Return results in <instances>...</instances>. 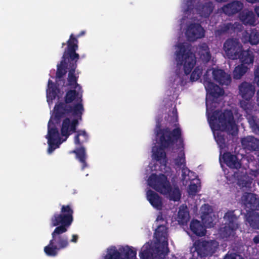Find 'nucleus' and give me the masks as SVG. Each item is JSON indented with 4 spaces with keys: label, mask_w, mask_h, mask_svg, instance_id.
I'll use <instances>...</instances> for the list:
<instances>
[{
    "label": "nucleus",
    "mask_w": 259,
    "mask_h": 259,
    "mask_svg": "<svg viewBox=\"0 0 259 259\" xmlns=\"http://www.w3.org/2000/svg\"><path fill=\"white\" fill-rule=\"evenodd\" d=\"M188 185V192L191 196L195 195L200 189V183L199 180H195Z\"/></svg>",
    "instance_id": "obj_28"
},
{
    "label": "nucleus",
    "mask_w": 259,
    "mask_h": 259,
    "mask_svg": "<svg viewBox=\"0 0 259 259\" xmlns=\"http://www.w3.org/2000/svg\"><path fill=\"white\" fill-rule=\"evenodd\" d=\"M242 40L244 42H249L252 45H256L259 43V33L256 30H252L249 34L245 32Z\"/></svg>",
    "instance_id": "obj_23"
},
{
    "label": "nucleus",
    "mask_w": 259,
    "mask_h": 259,
    "mask_svg": "<svg viewBox=\"0 0 259 259\" xmlns=\"http://www.w3.org/2000/svg\"><path fill=\"white\" fill-rule=\"evenodd\" d=\"M65 227H57L52 233V239L49 244L45 247L44 251L48 256H56L59 250L69 245L67 237L62 234L67 231Z\"/></svg>",
    "instance_id": "obj_8"
},
{
    "label": "nucleus",
    "mask_w": 259,
    "mask_h": 259,
    "mask_svg": "<svg viewBox=\"0 0 259 259\" xmlns=\"http://www.w3.org/2000/svg\"><path fill=\"white\" fill-rule=\"evenodd\" d=\"M224 259H243L241 255L236 253L227 254Z\"/></svg>",
    "instance_id": "obj_31"
},
{
    "label": "nucleus",
    "mask_w": 259,
    "mask_h": 259,
    "mask_svg": "<svg viewBox=\"0 0 259 259\" xmlns=\"http://www.w3.org/2000/svg\"><path fill=\"white\" fill-rule=\"evenodd\" d=\"M253 259H259V252H257L255 254H252Z\"/></svg>",
    "instance_id": "obj_38"
},
{
    "label": "nucleus",
    "mask_w": 259,
    "mask_h": 259,
    "mask_svg": "<svg viewBox=\"0 0 259 259\" xmlns=\"http://www.w3.org/2000/svg\"><path fill=\"white\" fill-rule=\"evenodd\" d=\"M198 52L200 58L204 61L207 62L210 59L209 50L206 44H203L201 46L198 48Z\"/></svg>",
    "instance_id": "obj_26"
},
{
    "label": "nucleus",
    "mask_w": 259,
    "mask_h": 259,
    "mask_svg": "<svg viewBox=\"0 0 259 259\" xmlns=\"http://www.w3.org/2000/svg\"><path fill=\"white\" fill-rule=\"evenodd\" d=\"M246 220L250 226L254 229H259V215L256 212L246 210Z\"/></svg>",
    "instance_id": "obj_20"
},
{
    "label": "nucleus",
    "mask_w": 259,
    "mask_h": 259,
    "mask_svg": "<svg viewBox=\"0 0 259 259\" xmlns=\"http://www.w3.org/2000/svg\"><path fill=\"white\" fill-rule=\"evenodd\" d=\"M253 242L255 244L259 243V235L255 236L253 239Z\"/></svg>",
    "instance_id": "obj_35"
},
{
    "label": "nucleus",
    "mask_w": 259,
    "mask_h": 259,
    "mask_svg": "<svg viewBox=\"0 0 259 259\" xmlns=\"http://www.w3.org/2000/svg\"><path fill=\"white\" fill-rule=\"evenodd\" d=\"M185 17L181 21V28L190 41H194L204 36L205 31L198 23L202 17L208 16L212 11L211 4L202 7L193 8V0H183L181 6Z\"/></svg>",
    "instance_id": "obj_4"
},
{
    "label": "nucleus",
    "mask_w": 259,
    "mask_h": 259,
    "mask_svg": "<svg viewBox=\"0 0 259 259\" xmlns=\"http://www.w3.org/2000/svg\"><path fill=\"white\" fill-rule=\"evenodd\" d=\"M177 120V111L173 110L172 117L167 126L160 127L157 125L156 145L152 147V162L149 165L151 170L156 171V173L151 175L147 181L149 186L173 201L179 200L181 194L178 187L170 186L168 180V178L171 176V170L166 165L167 160L164 149L174 148L175 143H179L176 144L178 147L175 152L177 156L173 162L177 168L181 169V182L186 186L198 180L196 175L186 166L184 145L181 137V130L176 123Z\"/></svg>",
    "instance_id": "obj_3"
},
{
    "label": "nucleus",
    "mask_w": 259,
    "mask_h": 259,
    "mask_svg": "<svg viewBox=\"0 0 259 259\" xmlns=\"http://www.w3.org/2000/svg\"><path fill=\"white\" fill-rule=\"evenodd\" d=\"M255 88L250 83L245 82L239 86V94L243 98L240 102V105L248 114L253 106L250 99L253 96Z\"/></svg>",
    "instance_id": "obj_13"
},
{
    "label": "nucleus",
    "mask_w": 259,
    "mask_h": 259,
    "mask_svg": "<svg viewBox=\"0 0 259 259\" xmlns=\"http://www.w3.org/2000/svg\"><path fill=\"white\" fill-rule=\"evenodd\" d=\"M242 202L246 208L251 210H259V200L252 193H245L241 198Z\"/></svg>",
    "instance_id": "obj_15"
},
{
    "label": "nucleus",
    "mask_w": 259,
    "mask_h": 259,
    "mask_svg": "<svg viewBox=\"0 0 259 259\" xmlns=\"http://www.w3.org/2000/svg\"><path fill=\"white\" fill-rule=\"evenodd\" d=\"M225 223L219 230V235L223 238L233 236L235 230L238 228L237 217L234 211L227 212L224 217Z\"/></svg>",
    "instance_id": "obj_11"
},
{
    "label": "nucleus",
    "mask_w": 259,
    "mask_h": 259,
    "mask_svg": "<svg viewBox=\"0 0 259 259\" xmlns=\"http://www.w3.org/2000/svg\"><path fill=\"white\" fill-rule=\"evenodd\" d=\"M61 95L58 89L53 83L51 80L48 81V88L47 89V102L49 106L53 104V100L57 98H59Z\"/></svg>",
    "instance_id": "obj_17"
},
{
    "label": "nucleus",
    "mask_w": 259,
    "mask_h": 259,
    "mask_svg": "<svg viewBox=\"0 0 259 259\" xmlns=\"http://www.w3.org/2000/svg\"><path fill=\"white\" fill-rule=\"evenodd\" d=\"M243 4L240 2H233L224 6L222 8L223 11L227 15L233 14L243 8Z\"/></svg>",
    "instance_id": "obj_19"
},
{
    "label": "nucleus",
    "mask_w": 259,
    "mask_h": 259,
    "mask_svg": "<svg viewBox=\"0 0 259 259\" xmlns=\"http://www.w3.org/2000/svg\"><path fill=\"white\" fill-rule=\"evenodd\" d=\"M88 140V135L84 130H80L77 132V134L74 138V143L75 145H80Z\"/></svg>",
    "instance_id": "obj_27"
},
{
    "label": "nucleus",
    "mask_w": 259,
    "mask_h": 259,
    "mask_svg": "<svg viewBox=\"0 0 259 259\" xmlns=\"http://www.w3.org/2000/svg\"><path fill=\"white\" fill-rule=\"evenodd\" d=\"M254 11H255V13L256 14V15H257V16L259 17V5L257 6H256L254 8Z\"/></svg>",
    "instance_id": "obj_36"
},
{
    "label": "nucleus",
    "mask_w": 259,
    "mask_h": 259,
    "mask_svg": "<svg viewBox=\"0 0 259 259\" xmlns=\"http://www.w3.org/2000/svg\"><path fill=\"white\" fill-rule=\"evenodd\" d=\"M225 55L231 59H239L241 64L235 67L233 77L240 79L250 69L254 61V55L250 50L242 51L241 45L237 39H228L224 44Z\"/></svg>",
    "instance_id": "obj_7"
},
{
    "label": "nucleus",
    "mask_w": 259,
    "mask_h": 259,
    "mask_svg": "<svg viewBox=\"0 0 259 259\" xmlns=\"http://www.w3.org/2000/svg\"><path fill=\"white\" fill-rule=\"evenodd\" d=\"M247 2L251 4L259 3V0H246Z\"/></svg>",
    "instance_id": "obj_37"
},
{
    "label": "nucleus",
    "mask_w": 259,
    "mask_h": 259,
    "mask_svg": "<svg viewBox=\"0 0 259 259\" xmlns=\"http://www.w3.org/2000/svg\"><path fill=\"white\" fill-rule=\"evenodd\" d=\"M240 20L245 24L254 25L255 22V17L251 11L248 10L243 11L240 14Z\"/></svg>",
    "instance_id": "obj_21"
},
{
    "label": "nucleus",
    "mask_w": 259,
    "mask_h": 259,
    "mask_svg": "<svg viewBox=\"0 0 259 259\" xmlns=\"http://www.w3.org/2000/svg\"><path fill=\"white\" fill-rule=\"evenodd\" d=\"M200 211L201 218L203 223L205 225V227L210 228L213 227L217 217L211 207L207 204H205L201 207Z\"/></svg>",
    "instance_id": "obj_14"
},
{
    "label": "nucleus",
    "mask_w": 259,
    "mask_h": 259,
    "mask_svg": "<svg viewBox=\"0 0 259 259\" xmlns=\"http://www.w3.org/2000/svg\"><path fill=\"white\" fill-rule=\"evenodd\" d=\"M202 73V68L199 66H196L192 72L190 79L192 81H196L199 79Z\"/></svg>",
    "instance_id": "obj_29"
},
{
    "label": "nucleus",
    "mask_w": 259,
    "mask_h": 259,
    "mask_svg": "<svg viewBox=\"0 0 259 259\" xmlns=\"http://www.w3.org/2000/svg\"><path fill=\"white\" fill-rule=\"evenodd\" d=\"M147 200L150 204L156 209L161 210L163 207L162 198L155 192L147 189L146 191Z\"/></svg>",
    "instance_id": "obj_16"
},
{
    "label": "nucleus",
    "mask_w": 259,
    "mask_h": 259,
    "mask_svg": "<svg viewBox=\"0 0 259 259\" xmlns=\"http://www.w3.org/2000/svg\"><path fill=\"white\" fill-rule=\"evenodd\" d=\"M212 79L220 84L228 85L230 83L231 78L229 75L218 69L207 70L203 76V83L207 91L206 105L207 119L214 139L221 149L220 163L222 165L223 161L232 168H239L234 172L233 175L226 176L230 183H235L241 188H248L253 178L256 177V172L241 168L240 161L236 156L230 153H224L222 156V149L225 147V139L222 133L226 131L233 135L236 134L238 127L235 121L239 119L241 115L235 109L231 111H225L223 113L213 111V104H215L214 99L223 95L224 91L211 82Z\"/></svg>",
    "instance_id": "obj_2"
},
{
    "label": "nucleus",
    "mask_w": 259,
    "mask_h": 259,
    "mask_svg": "<svg viewBox=\"0 0 259 259\" xmlns=\"http://www.w3.org/2000/svg\"><path fill=\"white\" fill-rule=\"evenodd\" d=\"M78 239V236L76 234H73L72 235L71 239L70 240V242L75 243L77 242Z\"/></svg>",
    "instance_id": "obj_33"
},
{
    "label": "nucleus",
    "mask_w": 259,
    "mask_h": 259,
    "mask_svg": "<svg viewBox=\"0 0 259 259\" xmlns=\"http://www.w3.org/2000/svg\"><path fill=\"white\" fill-rule=\"evenodd\" d=\"M187 42L180 41L176 46L175 59L177 69L173 77L176 84L184 85L189 79V75L196 64L195 55L191 52Z\"/></svg>",
    "instance_id": "obj_6"
},
{
    "label": "nucleus",
    "mask_w": 259,
    "mask_h": 259,
    "mask_svg": "<svg viewBox=\"0 0 259 259\" xmlns=\"http://www.w3.org/2000/svg\"><path fill=\"white\" fill-rule=\"evenodd\" d=\"M158 227L156 230L155 235L156 237L159 238V241H161V250H158L157 251V255H156L154 259H188L190 258V254L186 256L177 257L172 256L171 258H166L165 257V253L168 251L167 248V228L165 226L166 223L165 219H163L162 214L158 215L156 221Z\"/></svg>",
    "instance_id": "obj_9"
},
{
    "label": "nucleus",
    "mask_w": 259,
    "mask_h": 259,
    "mask_svg": "<svg viewBox=\"0 0 259 259\" xmlns=\"http://www.w3.org/2000/svg\"><path fill=\"white\" fill-rule=\"evenodd\" d=\"M256 101H257V104L258 106H259V90L257 92V100H256Z\"/></svg>",
    "instance_id": "obj_39"
},
{
    "label": "nucleus",
    "mask_w": 259,
    "mask_h": 259,
    "mask_svg": "<svg viewBox=\"0 0 259 259\" xmlns=\"http://www.w3.org/2000/svg\"><path fill=\"white\" fill-rule=\"evenodd\" d=\"M154 236L158 242L157 248L154 255L152 252V243H146L141 248L139 251V256L141 259H154L157 255L158 250H161V241H159V238ZM137 249L136 248L129 245H121L117 247L115 246H110L105 250L99 259H137Z\"/></svg>",
    "instance_id": "obj_5"
},
{
    "label": "nucleus",
    "mask_w": 259,
    "mask_h": 259,
    "mask_svg": "<svg viewBox=\"0 0 259 259\" xmlns=\"http://www.w3.org/2000/svg\"><path fill=\"white\" fill-rule=\"evenodd\" d=\"M233 28V29H234L235 30L236 29H238L239 28L238 27V26H233L232 24H228L227 25V29H229L230 28L232 29Z\"/></svg>",
    "instance_id": "obj_34"
},
{
    "label": "nucleus",
    "mask_w": 259,
    "mask_h": 259,
    "mask_svg": "<svg viewBox=\"0 0 259 259\" xmlns=\"http://www.w3.org/2000/svg\"><path fill=\"white\" fill-rule=\"evenodd\" d=\"M242 145L245 149L256 150L259 149V140L251 136L242 139Z\"/></svg>",
    "instance_id": "obj_18"
},
{
    "label": "nucleus",
    "mask_w": 259,
    "mask_h": 259,
    "mask_svg": "<svg viewBox=\"0 0 259 259\" xmlns=\"http://www.w3.org/2000/svg\"><path fill=\"white\" fill-rule=\"evenodd\" d=\"M73 210L70 205H62L61 213H56L52 217L51 222V226L65 227L68 229L73 222Z\"/></svg>",
    "instance_id": "obj_10"
},
{
    "label": "nucleus",
    "mask_w": 259,
    "mask_h": 259,
    "mask_svg": "<svg viewBox=\"0 0 259 259\" xmlns=\"http://www.w3.org/2000/svg\"><path fill=\"white\" fill-rule=\"evenodd\" d=\"M189 220V214L186 206H180L178 215V221L180 224L187 223Z\"/></svg>",
    "instance_id": "obj_25"
},
{
    "label": "nucleus",
    "mask_w": 259,
    "mask_h": 259,
    "mask_svg": "<svg viewBox=\"0 0 259 259\" xmlns=\"http://www.w3.org/2000/svg\"><path fill=\"white\" fill-rule=\"evenodd\" d=\"M219 243L216 241H196L191 248V251L196 252L201 257H205L213 254L218 249Z\"/></svg>",
    "instance_id": "obj_12"
},
{
    "label": "nucleus",
    "mask_w": 259,
    "mask_h": 259,
    "mask_svg": "<svg viewBox=\"0 0 259 259\" xmlns=\"http://www.w3.org/2000/svg\"><path fill=\"white\" fill-rule=\"evenodd\" d=\"M190 229L195 234L199 236H203L206 233L205 228L197 220L192 221L190 224Z\"/></svg>",
    "instance_id": "obj_24"
},
{
    "label": "nucleus",
    "mask_w": 259,
    "mask_h": 259,
    "mask_svg": "<svg viewBox=\"0 0 259 259\" xmlns=\"http://www.w3.org/2000/svg\"><path fill=\"white\" fill-rule=\"evenodd\" d=\"M64 45H65V44H64V43H63V44H62V46H63Z\"/></svg>",
    "instance_id": "obj_40"
},
{
    "label": "nucleus",
    "mask_w": 259,
    "mask_h": 259,
    "mask_svg": "<svg viewBox=\"0 0 259 259\" xmlns=\"http://www.w3.org/2000/svg\"><path fill=\"white\" fill-rule=\"evenodd\" d=\"M254 81L259 86V67H257L254 70Z\"/></svg>",
    "instance_id": "obj_32"
},
{
    "label": "nucleus",
    "mask_w": 259,
    "mask_h": 259,
    "mask_svg": "<svg viewBox=\"0 0 259 259\" xmlns=\"http://www.w3.org/2000/svg\"><path fill=\"white\" fill-rule=\"evenodd\" d=\"M78 40L73 34L67 41V47L65 50L62 60L58 65L56 73L57 82L69 69L66 85L68 90L64 97V103L57 104L48 123V139L49 148L48 152L51 154L59 145L65 141L68 136L73 133L81 120L84 111L82 103L81 87L76 82L75 75L76 62L79 55L75 53L78 49Z\"/></svg>",
    "instance_id": "obj_1"
},
{
    "label": "nucleus",
    "mask_w": 259,
    "mask_h": 259,
    "mask_svg": "<svg viewBox=\"0 0 259 259\" xmlns=\"http://www.w3.org/2000/svg\"><path fill=\"white\" fill-rule=\"evenodd\" d=\"M71 153H73L76 154V158L82 164L81 166L82 169L88 166L86 163L87 155L84 147H81L79 148H76L74 150L71 152Z\"/></svg>",
    "instance_id": "obj_22"
},
{
    "label": "nucleus",
    "mask_w": 259,
    "mask_h": 259,
    "mask_svg": "<svg viewBox=\"0 0 259 259\" xmlns=\"http://www.w3.org/2000/svg\"><path fill=\"white\" fill-rule=\"evenodd\" d=\"M247 118L253 130H254L255 132H256V128L257 127V125L254 118L253 117L250 116L249 115L247 116Z\"/></svg>",
    "instance_id": "obj_30"
}]
</instances>
